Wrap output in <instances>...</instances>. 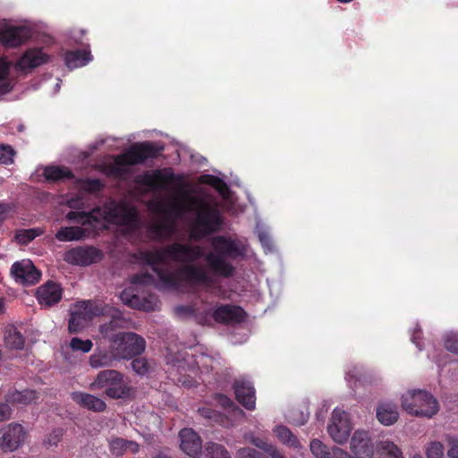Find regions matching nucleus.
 <instances>
[{"instance_id": "29", "label": "nucleus", "mask_w": 458, "mask_h": 458, "mask_svg": "<svg viewBox=\"0 0 458 458\" xmlns=\"http://www.w3.org/2000/svg\"><path fill=\"white\" fill-rule=\"evenodd\" d=\"M399 413L395 405L381 403L377 409V418L380 423L390 426L396 422Z\"/></svg>"}, {"instance_id": "30", "label": "nucleus", "mask_w": 458, "mask_h": 458, "mask_svg": "<svg viewBox=\"0 0 458 458\" xmlns=\"http://www.w3.org/2000/svg\"><path fill=\"white\" fill-rule=\"evenodd\" d=\"M44 176L47 181H61L73 178L72 171L64 166H47L44 169Z\"/></svg>"}, {"instance_id": "19", "label": "nucleus", "mask_w": 458, "mask_h": 458, "mask_svg": "<svg viewBox=\"0 0 458 458\" xmlns=\"http://www.w3.org/2000/svg\"><path fill=\"white\" fill-rule=\"evenodd\" d=\"M30 38V31L25 27L0 28V42L8 47H17Z\"/></svg>"}, {"instance_id": "56", "label": "nucleus", "mask_w": 458, "mask_h": 458, "mask_svg": "<svg viewBox=\"0 0 458 458\" xmlns=\"http://www.w3.org/2000/svg\"><path fill=\"white\" fill-rule=\"evenodd\" d=\"M450 448L447 452V455L450 458H458V439L452 438L449 440Z\"/></svg>"}, {"instance_id": "2", "label": "nucleus", "mask_w": 458, "mask_h": 458, "mask_svg": "<svg viewBox=\"0 0 458 458\" xmlns=\"http://www.w3.org/2000/svg\"><path fill=\"white\" fill-rule=\"evenodd\" d=\"M151 203L159 211L169 208L176 212H188L193 216L196 225L203 226V229H220L224 225L222 206L211 194L201 192L191 195L189 191H183L181 198L172 195L168 199L159 198Z\"/></svg>"}, {"instance_id": "13", "label": "nucleus", "mask_w": 458, "mask_h": 458, "mask_svg": "<svg viewBox=\"0 0 458 458\" xmlns=\"http://www.w3.org/2000/svg\"><path fill=\"white\" fill-rule=\"evenodd\" d=\"M106 209V218L116 225H129L137 217L136 209L124 203L112 202Z\"/></svg>"}, {"instance_id": "11", "label": "nucleus", "mask_w": 458, "mask_h": 458, "mask_svg": "<svg viewBox=\"0 0 458 458\" xmlns=\"http://www.w3.org/2000/svg\"><path fill=\"white\" fill-rule=\"evenodd\" d=\"M11 273L14 280L23 285L35 284L41 277V272L30 260L23 259L14 262L11 267Z\"/></svg>"}, {"instance_id": "12", "label": "nucleus", "mask_w": 458, "mask_h": 458, "mask_svg": "<svg viewBox=\"0 0 458 458\" xmlns=\"http://www.w3.org/2000/svg\"><path fill=\"white\" fill-rule=\"evenodd\" d=\"M48 61L49 55L44 53L42 48L33 47L27 49L15 62L13 67L19 72H30Z\"/></svg>"}, {"instance_id": "34", "label": "nucleus", "mask_w": 458, "mask_h": 458, "mask_svg": "<svg viewBox=\"0 0 458 458\" xmlns=\"http://www.w3.org/2000/svg\"><path fill=\"white\" fill-rule=\"evenodd\" d=\"M206 458H232L226 448L217 443L209 442L205 446Z\"/></svg>"}, {"instance_id": "20", "label": "nucleus", "mask_w": 458, "mask_h": 458, "mask_svg": "<svg viewBox=\"0 0 458 458\" xmlns=\"http://www.w3.org/2000/svg\"><path fill=\"white\" fill-rule=\"evenodd\" d=\"M180 447L183 453L192 458H197L202 448L200 437L191 428H182L179 433Z\"/></svg>"}, {"instance_id": "28", "label": "nucleus", "mask_w": 458, "mask_h": 458, "mask_svg": "<svg viewBox=\"0 0 458 458\" xmlns=\"http://www.w3.org/2000/svg\"><path fill=\"white\" fill-rule=\"evenodd\" d=\"M4 344L13 350H21L25 344V338L13 325H8L4 331Z\"/></svg>"}, {"instance_id": "8", "label": "nucleus", "mask_w": 458, "mask_h": 458, "mask_svg": "<svg viewBox=\"0 0 458 458\" xmlns=\"http://www.w3.org/2000/svg\"><path fill=\"white\" fill-rule=\"evenodd\" d=\"M104 257V252L100 249L85 245L68 250L64 255V259L72 265L89 267L100 262Z\"/></svg>"}, {"instance_id": "62", "label": "nucleus", "mask_w": 458, "mask_h": 458, "mask_svg": "<svg viewBox=\"0 0 458 458\" xmlns=\"http://www.w3.org/2000/svg\"><path fill=\"white\" fill-rule=\"evenodd\" d=\"M60 229H67V230H70V229H82L81 227L78 226V225H71V226H64V227H61Z\"/></svg>"}, {"instance_id": "15", "label": "nucleus", "mask_w": 458, "mask_h": 458, "mask_svg": "<svg viewBox=\"0 0 458 458\" xmlns=\"http://www.w3.org/2000/svg\"><path fill=\"white\" fill-rule=\"evenodd\" d=\"M109 309L110 311L105 313L103 316H109L110 320L99 326V333L104 339L110 343L118 335L119 332H116V330L118 328L125 327L127 321L123 317V314L119 310L114 309L110 306Z\"/></svg>"}, {"instance_id": "42", "label": "nucleus", "mask_w": 458, "mask_h": 458, "mask_svg": "<svg viewBox=\"0 0 458 458\" xmlns=\"http://www.w3.org/2000/svg\"><path fill=\"white\" fill-rule=\"evenodd\" d=\"M198 411L205 419H208L216 422L223 421L224 415L212 408L203 407L199 408Z\"/></svg>"}, {"instance_id": "45", "label": "nucleus", "mask_w": 458, "mask_h": 458, "mask_svg": "<svg viewBox=\"0 0 458 458\" xmlns=\"http://www.w3.org/2000/svg\"><path fill=\"white\" fill-rule=\"evenodd\" d=\"M445 347L447 351L458 354V333H450L445 338Z\"/></svg>"}, {"instance_id": "16", "label": "nucleus", "mask_w": 458, "mask_h": 458, "mask_svg": "<svg viewBox=\"0 0 458 458\" xmlns=\"http://www.w3.org/2000/svg\"><path fill=\"white\" fill-rule=\"evenodd\" d=\"M233 388L239 403L245 409L253 411L256 407V392L252 383L245 379H237L233 382Z\"/></svg>"}, {"instance_id": "52", "label": "nucleus", "mask_w": 458, "mask_h": 458, "mask_svg": "<svg viewBox=\"0 0 458 458\" xmlns=\"http://www.w3.org/2000/svg\"><path fill=\"white\" fill-rule=\"evenodd\" d=\"M12 65L13 63L6 60L5 58L0 59V81H3L8 77Z\"/></svg>"}, {"instance_id": "50", "label": "nucleus", "mask_w": 458, "mask_h": 458, "mask_svg": "<svg viewBox=\"0 0 458 458\" xmlns=\"http://www.w3.org/2000/svg\"><path fill=\"white\" fill-rule=\"evenodd\" d=\"M175 312L182 317H192L196 313V308L193 305H180L175 307Z\"/></svg>"}, {"instance_id": "63", "label": "nucleus", "mask_w": 458, "mask_h": 458, "mask_svg": "<svg viewBox=\"0 0 458 458\" xmlns=\"http://www.w3.org/2000/svg\"><path fill=\"white\" fill-rule=\"evenodd\" d=\"M115 233L117 231H114ZM120 233H122V235L123 236H128L130 234V233H132L133 231H125V230H123V231H119Z\"/></svg>"}, {"instance_id": "37", "label": "nucleus", "mask_w": 458, "mask_h": 458, "mask_svg": "<svg viewBox=\"0 0 458 458\" xmlns=\"http://www.w3.org/2000/svg\"><path fill=\"white\" fill-rule=\"evenodd\" d=\"M70 347L72 351H81L87 353L92 349L93 343L89 339L82 340L79 337H72L70 342Z\"/></svg>"}, {"instance_id": "1", "label": "nucleus", "mask_w": 458, "mask_h": 458, "mask_svg": "<svg viewBox=\"0 0 458 458\" xmlns=\"http://www.w3.org/2000/svg\"><path fill=\"white\" fill-rule=\"evenodd\" d=\"M214 250L204 256L209 270L194 264L203 257V251L198 245L172 243L155 250L140 253L141 259L149 265L158 279L167 287L178 289L184 283L189 291L203 286L211 291L216 284V276L230 278L235 273V267L226 258L235 259L244 256V250L231 239L216 237Z\"/></svg>"}, {"instance_id": "38", "label": "nucleus", "mask_w": 458, "mask_h": 458, "mask_svg": "<svg viewBox=\"0 0 458 458\" xmlns=\"http://www.w3.org/2000/svg\"><path fill=\"white\" fill-rule=\"evenodd\" d=\"M16 152L10 145L0 144V164L11 165Z\"/></svg>"}, {"instance_id": "10", "label": "nucleus", "mask_w": 458, "mask_h": 458, "mask_svg": "<svg viewBox=\"0 0 458 458\" xmlns=\"http://www.w3.org/2000/svg\"><path fill=\"white\" fill-rule=\"evenodd\" d=\"M352 429L350 418L344 411L335 409L332 413L331 421L327 426V432L332 439L337 444H344Z\"/></svg>"}, {"instance_id": "31", "label": "nucleus", "mask_w": 458, "mask_h": 458, "mask_svg": "<svg viewBox=\"0 0 458 458\" xmlns=\"http://www.w3.org/2000/svg\"><path fill=\"white\" fill-rule=\"evenodd\" d=\"M380 458H403L402 450L392 441H381L378 445Z\"/></svg>"}, {"instance_id": "47", "label": "nucleus", "mask_w": 458, "mask_h": 458, "mask_svg": "<svg viewBox=\"0 0 458 458\" xmlns=\"http://www.w3.org/2000/svg\"><path fill=\"white\" fill-rule=\"evenodd\" d=\"M444 446L440 442H432L427 448V458H443Z\"/></svg>"}, {"instance_id": "43", "label": "nucleus", "mask_w": 458, "mask_h": 458, "mask_svg": "<svg viewBox=\"0 0 458 458\" xmlns=\"http://www.w3.org/2000/svg\"><path fill=\"white\" fill-rule=\"evenodd\" d=\"M155 283L154 276L148 273L135 274L131 277V284L138 285H150Z\"/></svg>"}, {"instance_id": "61", "label": "nucleus", "mask_w": 458, "mask_h": 458, "mask_svg": "<svg viewBox=\"0 0 458 458\" xmlns=\"http://www.w3.org/2000/svg\"><path fill=\"white\" fill-rule=\"evenodd\" d=\"M148 233H149V236H162L164 233H174L175 231H156V230H153V231H147Z\"/></svg>"}, {"instance_id": "44", "label": "nucleus", "mask_w": 458, "mask_h": 458, "mask_svg": "<svg viewBox=\"0 0 458 458\" xmlns=\"http://www.w3.org/2000/svg\"><path fill=\"white\" fill-rule=\"evenodd\" d=\"M82 188L88 192L96 193L103 190L104 184L99 179H86L82 182Z\"/></svg>"}, {"instance_id": "35", "label": "nucleus", "mask_w": 458, "mask_h": 458, "mask_svg": "<svg viewBox=\"0 0 458 458\" xmlns=\"http://www.w3.org/2000/svg\"><path fill=\"white\" fill-rule=\"evenodd\" d=\"M91 231H56L55 238L60 242L79 241L90 236Z\"/></svg>"}, {"instance_id": "5", "label": "nucleus", "mask_w": 458, "mask_h": 458, "mask_svg": "<svg viewBox=\"0 0 458 458\" xmlns=\"http://www.w3.org/2000/svg\"><path fill=\"white\" fill-rule=\"evenodd\" d=\"M403 408L415 416L431 418L438 411V403L429 393L422 390L408 392L402 396Z\"/></svg>"}, {"instance_id": "46", "label": "nucleus", "mask_w": 458, "mask_h": 458, "mask_svg": "<svg viewBox=\"0 0 458 458\" xmlns=\"http://www.w3.org/2000/svg\"><path fill=\"white\" fill-rule=\"evenodd\" d=\"M213 399L216 402V403L221 406L225 410H229L232 408H236L233 401L224 394H215L213 395Z\"/></svg>"}, {"instance_id": "9", "label": "nucleus", "mask_w": 458, "mask_h": 458, "mask_svg": "<svg viewBox=\"0 0 458 458\" xmlns=\"http://www.w3.org/2000/svg\"><path fill=\"white\" fill-rule=\"evenodd\" d=\"M177 179L171 168L145 172L138 176L136 182L148 187L153 191H165L169 190V184Z\"/></svg>"}, {"instance_id": "4", "label": "nucleus", "mask_w": 458, "mask_h": 458, "mask_svg": "<svg viewBox=\"0 0 458 458\" xmlns=\"http://www.w3.org/2000/svg\"><path fill=\"white\" fill-rule=\"evenodd\" d=\"M91 389L106 388L105 394L112 399H125L131 395V388L123 375L114 369L100 371L90 385Z\"/></svg>"}, {"instance_id": "27", "label": "nucleus", "mask_w": 458, "mask_h": 458, "mask_svg": "<svg viewBox=\"0 0 458 458\" xmlns=\"http://www.w3.org/2000/svg\"><path fill=\"white\" fill-rule=\"evenodd\" d=\"M90 60V52L86 49L68 51L64 55L65 64L70 69L84 66Z\"/></svg>"}, {"instance_id": "24", "label": "nucleus", "mask_w": 458, "mask_h": 458, "mask_svg": "<svg viewBox=\"0 0 458 458\" xmlns=\"http://www.w3.org/2000/svg\"><path fill=\"white\" fill-rule=\"evenodd\" d=\"M118 360L116 353L110 348V346L108 349L98 347L89 356V363L93 369H100L104 367H111L114 362Z\"/></svg>"}, {"instance_id": "33", "label": "nucleus", "mask_w": 458, "mask_h": 458, "mask_svg": "<svg viewBox=\"0 0 458 458\" xmlns=\"http://www.w3.org/2000/svg\"><path fill=\"white\" fill-rule=\"evenodd\" d=\"M251 443L258 448L263 450L267 454L272 458H286L284 454L279 451L275 445L267 443L262 438L253 437Z\"/></svg>"}, {"instance_id": "49", "label": "nucleus", "mask_w": 458, "mask_h": 458, "mask_svg": "<svg viewBox=\"0 0 458 458\" xmlns=\"http://www.w3.org/2000/svg\"><path fill=\"white\" fill-rule=\"evenodd\" d=\"M63 436L64 430L62 428H55L49 433L45 443L48 446H56L57 444L61 441Z\"/></svg>"}, {"instance_id": "53", "label": "nucleus", "mask_w": 458, "mask_h": 458, "mask_svg": "<svg viewBox=\"0 0 458 458\" xmlns=\"http://www.w3.org/2000/svg\"><path fill=\"white\" fill-rule=\"evenodd\" d=\"M259 238L262 246L268 250H272L274 248L273 242L270 240L266 231H259Z\"/></svg>"}, {"instance_id": "7", "label": "nucleus", "mask_w": 458, "mask_h": 458, "mask_svg": "<svg viewBox=\"0 0 458 458\" xmlns=\"http://www.w3.org/2000/svg\"><path fill=\"white\" fill-rule=\"evenodd\" d=\"M109 344L119 360H130L140 355L146 346L144 338L132 332H119Z\"/></svg>"}, {"instance_id": "54", "label": "nucleus", "mask_w": 458, "mask_h": 458, "mask_svg": "<svg viewBox=\"0 0 458 458\" xmlns=\"http://www.w3.org/2000/svg\"><path fill=\"white\" fill-rule=\"evenodd\" d=\"M12 415V409L8 403H0V421L9 420Z\"/></svg>"}, {"instance_id": "22", "label": "nucleus", "mask_w": 458, "mask_h": 458, "mask_svg": "<svg viewBox=\"0 0 458 458\" xmlns=\"http://www.w3.org/2000/svg\"><path fill=\"white\" fill-rule=\"evenodd\" d=\"M36 294L39 304L50 307L61 301L63 289L59 284L47 281L38 288Z\"/></svg>"}, {"instance_id": "3", "label": "nucleus", "mask_w": 458, "mask_h": 458, "mask_svg": "<svg viewBox=\"0 0 458 458\" xmlns=\"http://www.w3.org/2000/svg\"><path fill=\"white\" fill-rule=\"evenodd\" d=\"M161 148L149 141L134 145L125 153L114 157V162L106 165L105 172L114 178H123L130 173L129 165L143 164L149 158H156Z\"/></svg>"}, {"instance_id": "60", "label": "nucleus", "mask_w": 458, "mask_h": 458, "mask_svg": "<svg viewBox=\"0 0 458 458\" xmlns=\"http://www.w3.org/2000/svg\"><path fill=\"white\" fill-rule=\"evenodd\" d=\"M12 89L9 83H3L0 85V96L10 92Z\"/></svg>"}, {"instance_id": "21", "label": "nucleus", "mask_w": 458, "mask_h": 458, "mask_svg": "<svg viewBox=\"0 0 458 458\" xmlns=\"http://www.w3.org/2000/svg\"><path fill=\"white\" fill-rule=\"evenodd\" d=\"M102 216L99 208L93 209L91 212L84 211H70L67 214V218L70 222L77 223L81 225H89V229H108V227L98 219Z\"/></svg>"}, {"instance_id": "57", "label": "nucleus", "mask_w": 458, "mask_h": 458, "mask_svg": "<svg viewBox=\"0 0 458 458\" xmlns=\"http://www.w3.org/2000/svg\"><path fill=\"white\" fill-rule=\"evenodd\" d=\"M332 458H353L347 452L339 447L332 448Z\"/></svg>"}, {"instance_id": "25", "label": "nucleus", "mask_w": 458, "mask_h": 458, "mask_svg": "<svg viewBox=\"0 0 458 458\" xmlns=\"http://www.w3.org/2000/svg\"><path fill=\"white\" fill-rule=\"evenodd\" d=\"M72 397L80 406L95 412L104 411L106 408V404L102 399L90 394L74 392Z\"/></svg>"}, {"instance_id": "39", "label": "nucleus", "mask_w": 458, "mask_h": 458, "mask_svg": "<svg viewBox=\"0 0 458 458\" xmlns=\"http://www.w3.org/2000/svg\"><path fill=\"white\" fill-rule=\"evenodd\" d=\"M44 231H17L15 240L20 244L27 245L37 236H40Z\"/></svg>"}, {"instance_id": "58", "label": "nucleus", "mask_w": 458, "mask_h": 458, "mask_svg": "<svg viewBox=\"0 0 458 458\" xmlns=\"http://www.w3.org/2000/svg\"><path fill=\"white\" fill-rule=\"evenodd\" d=\"M421 331L420 329H415L413 334H412V336H411V341L413 344H416V346L421 350L422 349V345L420 344V335Z\"/></svg>"}, {"instance_id": "36", "label": "nucleus", "mask_w": 458, "mask_h": 458, "mask_svg": "<svg viewBox=\"0 0 458 458\" xmlns=\"http://www.w3.org/2000/svg\"><path fill=\"white\" fill-rule=\"evenodd\" d=\"M310 449L317 458H332V450L319 439H313L310 442Z\"/></svg>"}, {"instance_id": "26", "label": "nucleus", "mask_w": 458, "mask_h": 458, "mask_svg": "<svg viewBox=\"0 0 458 458\" xmlns=\"http://www.w3.org/2000/svg\"><path fill=\"white\" fill-rule=\"evenodd\" d=\"M38 399V392L32 389L13 390L6 395V401L12 404L28 405L35 403Z\"/></svg>"}, {"instance_id": "6", "label": "nucleus", "mask_w": 458, "mask_h": 458, "mask_svg": "<svg viewBox=\"0 0 458 458\" xmlns=\"http://www.w3.org/2000/svg\"><path fill=\"white\" fill-rule=\"evenodd\" d=\"M109 306L94 301H83L71 312L68 329L70 333H79L94 317L103 316L109 312Z\"/></svg>"}, {"instance_id": "59", "label": "nucleus", "mask_w": 458, "mask_h": 458, "mask_svg": "<svg viewBox=\"0 0 458 458\" xmlns=\"http://www.w3.org/2000/svg\"><path fill=\"white\" fill-rule=\"evenodd\" d=\"M191 233V238H199L200 236L210 234L211 233H215L216 231H189Z\"/></svg>"}, {"instance_id": "48", "label": "nucleus", "mask_w": 458, "mask_h": 458, "mask_svg": "<svg viewBox=\"0 0 458 458\" xmlns=\"http://www.w3.org/2000/svg\"><path fill=\"white\" fill-rule=\"evenodd\" d=\"M131 365L132 369L139 375H145L148 370V362L144 358L133 359Z\"/></svg>"}, {"instance_id": "14", "label": "nucleus", "mask_w": 458, "mask_h": 458, "mask_svg": "<svg viewBox=\"0 0 458 458\" xmlns=\"http://www.w3.org/2000/svg\"><path fill=\"white\" fill-rule=\"evenodd\" d=\"M26 431L18 423L10 424L0 438V448L4 452H13L18 449L24 442Z\"/></svg>"}, {"instance_id": "23", "label": "nucleus", "mask_w": 458, "mask_h": 458, "mask_svg": "<svg viewBox=\"0 0 458 458\" xmlns=\"http://www.w3.org/2000/svg\"><path fill=\"white\" fill-rule=\"evenodd\" d=\"M120 299L123 304L139 310L149 311L153 310V301L134 293L132 288L124 289Z\"/></svg>"}, {"instance_id": "51", "label": "nucleus", "mask_w": 458, "mask_h": 458, "mask_svg": "<svg viewBox=\"0 0 458 458\" xmlns=\"http://www.w3.org/2000/svg\"><path fill=\"white\" fill-rule=\"evenodd\" d=\"M213 181L214 182L212 183V185L214 186V188L218 191V193L223 198H226L229 193V188L227 184L218 178H213Z\"/></svg>"}, {"instance_id": "17", "label": "nucleus", "mask_w": 458, "mask_h": 458, "mask_svg": "<svg viewBox=\"0 0 458 458\" xmlns=\"http://www.w3.org/2000/svg\"><path fill=\"white\" fill-rule=\"evenodd\" d=\"M213 318L218 323L236 324L244 321L246 312L240 306L221 304L214 310Z\"/></svg>"}, {"instance_id": "40", "label": "nucleus", "mask_w": 458, "mask_h": 458, "mask_svg": "<svg viewBox=\"0 0 458 458\" xmlns=\"http://www.w3.org/2000/svg\"><path fill=\"white\" fill-rule=\"evenodd\" d=\"M128 444H132V442L124 440L123 438H114L110 442V451L113 454L120 456L127 448Z\"/></svg>"}, {"instance_id": "55", "label": "nucleus", "mask_w": 458, "mask_h": 458, "mask_svg": "<svg viewBox=\"0 0 458 458\" xmlns=\"http://www.w3.org/2000/svg\"><path fill=\"white\" fill-rule=\"evenodd\" d=\"M13 208L8 203H0V224L11 214Z\"/></svg>"}, {"instance_id": "64", "label": "nucleus", "mask_w": 458, "mask_h": 458, "mask_svg": "<svg viewBox=\"0 0 458 458\" xmlns=\"http://www.w3.org/2000/svg\"><path fill=\"white\" fill-rule=\"evenodd\" d=\"M131 445L135 446V447H133V451H134V452L138 451V449H139V445H138V444H136V443H134V442H132V444H131Z\"/></svg>"}, {"instance_id": "32", "label": "nucleus", "mask_w": 458, "mask_h": 458, "mask_svg": "<svg viewBox=\"0 0 458 458\" xmlns=\"http://www.w3.org/2000/svg\"><path fill=\"white\" fill-rule=\"evenodd\" d=\"M275 433L278 439L290 447H297L299 445L298 438L292 433V431L285 426H277L275 428Z\"/></svg>"}, {"instance_id": "18", "label": "nucleus", "mask_w": 458, "mask_h": 458, "mask_svg": "<svg viewBox=\"0 0 458 458\" xmlns=\"http://www.w3.org/2000/svg\"><path fill=\"white\" fill-rule=\"evenodd\" d=\"M351 449L357 458H372L374 445L365 430H356L351 438Z\"/></svg>"}, {"instance_id": "41", "label": "nucleus", "mask_w": 458, "mask_h": 458, "mask_svg": "<svg viewBox=\"0 0 458 458\" xmlns=\"http://www.w3.org/2000/svg\"><path fill=\"white\" fill-rule=\"evenodd\" d=\"M236 458H272L267 454L264 455L262 453L250 447L240 448L235 455Z\"/></svg>"}]
</instances>
